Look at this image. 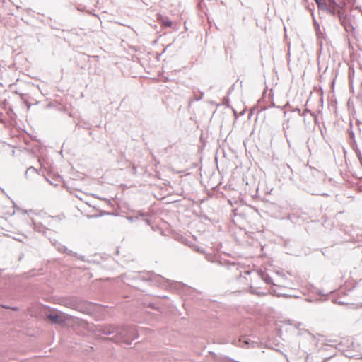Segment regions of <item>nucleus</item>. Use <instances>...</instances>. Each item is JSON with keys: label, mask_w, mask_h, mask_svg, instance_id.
Masks as SVG:
<instances>
[{"label": "nucleus", "mask_w": 362, "mask_h": 362, "mask_svg": "<svg viewBox=\"0 0 362 362\" xmlns=\"http://www.w3.org/2000/svg\"><path fill=\"white\" fill-rule=\"evenodd\" d=\"M47 319L52 323L66 326L71 322H74L76 318L69 314L61 311L54 310L47 315Z\"/></svg>", "instance_id": "f257e3e1"}, {"label": "nucleus", "mask_w": 362, "mask_h": 362, "mask_svg": "<svg viewBox=\"0 0 362 362\" xmlns=\"http://www.w3.org/2000/svg\"><path fill=\"white\" fill-rule=\"evenodd\" d=\"M113 332H114L113 328L111 327H105V329L103 331V333L105 334H110L112 333Z\"/></svg>", "instance_id": "7ed1b4c3"}, {"label": "nucleus", "mask_w": 362, "mask_h": 362, "mask_svg": "<svg viewBox=\"0 0 362 362\" xmlns=\"http://www.w3.org/2000/svg\"><path fill=\"white\" fill-rule=\"evenodd\" d=\"M133 332L132 329H122L119 331H117V339H116V341H122L127 344H130V341H129L128 336Z\"/></svg>", "instance_id": "f03ea898"}, {"label": "nucleus", "mask_w": 362, "mask_h": 362, "mask_svg": "<svg viewBox=\"0 0 362 362\" xmlns=\"http://www.w3.org/2000/svg\"><path fill=\"white\" fill-rule=\"evenodd\" d=\"M63 305L66 307H71V304H69V303H63Z\"/></svg>", "instance_id": "39448f33"}, {"label": "nucleus", "mask_w": 362, "mask_h": 362, "mask_svg": "<svg viewBox=\"0 0 362 362\" xmlns=\"http://www.w3.org/2000/svg\"><path fill=\"white\" fill-rule=\"evenodd\" d=\"M316 1V3L318 4L319 6L323 8L325 6H324V3L322 1V0H315Z\"/></svg>", "instance_id": "20e7f679"}]
</instances>
